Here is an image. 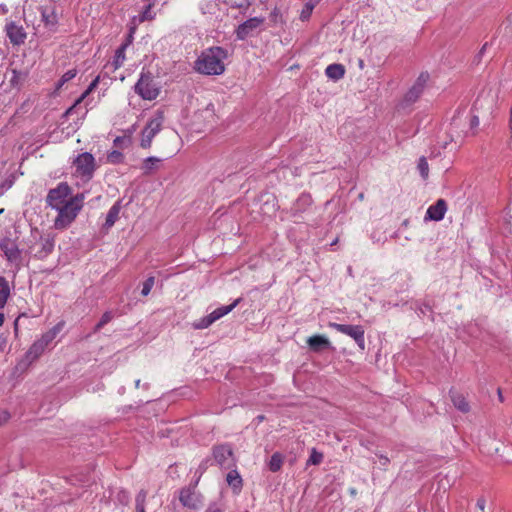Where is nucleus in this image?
I'll return each mask as SVG.
<instances>
[{
	"mask_svg": "<svg viewBox=\"0 0 512 512\" xmlns=\"http://www.w3.org/2000/svg\"><path fill=\"white\" fill-rule=\"evenodd\" d=\"M227 55V51L222 47L208 48L196 60L195 69L205 75H220L225 71L224 61Z\"/></svg>",
	"mask_w": 512,
	"mask_h": 512,
	"instance_id": "nucleus-1",
	"label": "nucleus"
},
{
	"mask_svg": "<svg viewBox=\"0 0 512 512\" xmlns=\"http://www.w3.org/2000/svg\"><path fill=\"white\" fill-rule=\"evenodd\" d=\"M84 199L85 195L79 193L71 197L65 204L55 209L58 211V215L54 221L56 229H65L75 220L83 207Z\"/></svg>",
	"mask_w": 512,
	"mask_h": 512,
	"instance_id": "nucleus-2",
	"label": "nucleus"
},
{
	"mask_svg": "<svg viewBox=\"0 0 512 512\" xmlns=\"http://www.w3.org/2000/svg\"><path fill=\"white\" fill-rule=\"evenodd\" d=\"M73 166L75 168L74 176L78 178L82 184H85L93 177L96 169L95 158L88 152L81 153L74 160Z\"/></svg>",
	"mask_w": 512,
	"mask_h": 512,
	"instance_id": "nucleus-3",
	"label": "nucleus"
},
{
	"mask_svg": "<svg viewBox=\"0 0 512 512\" xmlns=\"http://www.w3.org/2000/svg\"><path fill=\"white\" fill-rule=\"evenodd\" d=\"M164 122L163 112L157 111L147 122L141 132L140 146L144 149L150 148L153 138L160 132Z\"/></svg>",
	"mask_w": 512,
	"mask_h": 512,
	"instance_id": "nucleus-4",
	"label": "nucleus"
},
{
	"mask_svg": "<svg viewBox=\"0 0 512 512\" xmlns=\"http://www.w3.org/2000/svg\"><path fill=\"white\" fill-rule=\"evenodd\" d=\"M135 92L144 100H154L159 95V88L149 73L142 72L135 84Z\"/></svg>",
	"mask_w": 512,
	"mask_h": 512,
	"instance_id": "nucleus-5",
	"label": "nucleus"
},
{
	"mask_svg": "<svg viewBox=\"0 0 512 512\" xmlns=\"http://www.w3.org/2000/svg\"><path fill=\"white\" fill-rule=\"evenodd\" d=\"M328 326L344 335L351 337L361 350L365 349V337H364L365 330H364L363 326H361V325H346V324H339V323H335V322H330L328 324Z\"/></svg>",
	"mask_w": 512,
	"mask_h": 512,
	"instance_id": "nucleus-6",
	"label": "nucleus"
},
{
	"mask_svg": "<svg viewBox=\"0 0 512 512\" xmlns=\"http://www.w3.org/2000/svg\"><path fill=\"white\" fill-rule=\"evenodd\" d=\"M70 194H71L70 186L65 182H61L57 185V187H55L49 191L46 201L50 207H52L53 209H56L68 201L67 197Z\"/></svg>",
	"mask_w": 512,
	"mask_h": 512,
	"instance_id": "nucleus-7",
	"label": "nucleus"
},
{
	"mask_svg": "<svg viewBox=\"0 0 512 512\" xmlns=\"http://www.w3.org/2000/svg\"><path fill=\"white\" fill-rule=\"evenodd\" d=\"M428 80L429 74L427 72H422L405 94L403 104L408 106L416 102L422 95Z\"/></svg>",
	"mask_w": 512,
	"mask_h": 512,
	"instance_id": "nucleus-8",
	"label": "nucleus"
},
{
	"mask_svg": "<svg viewBox=\"0 0 512 512\" xmlns=\"http://www.w3.org/2000/svg\"><path fill=\"white\" fill-rule=\"evenodd\" d=\"M264 23L263 17H253L238 26L236 29L237 38L244 40L249 36L254 35Z\"/></svg>",
	"mask_w": 512,
	"mask_h": 512,
	"instance_id": "nucleus-9",
	"label": "nucleus"
},
{
	"mask_svg": "<svg viewBox=\"0 0 512 512\" xmlns=\"http://www.w3.org/2000/svg\"><path fill=\"white\" fill-rule=\"evenodd\" d=\"M215 461L223 468H229L233 464V451L230 445L216 446L213 450Z\"/></svg>",
	"mask_w": 512,
	"mask_h": 512,
	"instance_id": "nucleus-10",
	"label": "nucleus"
},
{
	"mask_svg": "<svg viewBox=\"0 0 512 512\" xmlns=\"http://www.w3.org/2000/svg\"><path fill=\"white\" fill-rule=\"evenodd\" d=\"M46 350V348L38 341H34V343L30 346L23 359L19 362V367H27L36 361Z\"/></svg>",
	"mask_w": 512,
	"mask_h": 512,
	"instance_id": "nucleus-11",
	"label": "nucleus"
},
{
	"mask_svg": "<svg viewBox=\"0 0 512 512\" xmlns=\"http://www.w3.org/2000/svg\"><path fill=\"white\" fill-rule=\"evenodd\" d=\"M447 211V204L445 200L439 199L437 202L431 206L426 211L424 220L425 221H440L444 218L445 213Z\"/></svg>",
	"mask_w": 512,
	"mask_h": 512,
	"instance_id": "nucleus-12",
	"label": "nucleus"
},
{
	"mask_svg": "<svg viewBox=\"0 0 512 512\" xmlns=\"http://www.w3.org/2000/svg\"><path fill=\"white\" fill-rule=\"evenodd\" d=\"M181 504L190 509H197L200 505L199 496L190 488H183L180 492Z\"/></svg>",
	"mask_w": 512,
	"mask_h": 512,
	"instance_id": "nucleus-13",
	"label": "nucleus"
},
{
	"mask_svg": "<svg viewBox=\"0 0 512 512\" xmlns=\"http://www.w3.org/2000/svg\"><path fill=\"white\" fill-rule=\"evenodd\" d=\"M7 36L11 43L14 45L22 44L26 38V33L22 26H18L15 23H9L6 26Z\"/></svg>",
	"mask_w": 512,
	"mask_h": 512,
	"instance_id": "nucleus-14",
	"label": "nucleus"
},
{
	"mask_svg": "<svg viewBox=\"0 0 512 512\" xmlns=\"http://www.w3.org/2000/svg\"><path fill=\"white\" fill-rule=\"evenodd\" d=\"M307 344L313 352H320L330 348L331 343L324 335H314L307 339Z\"/></svg>",
	"mask_w": 512,
	"mask_h": 512,
	"instance_id": "nucleus-15",
	"label": "nucleus"
},
{
	"mask_svg": "<svg viewBox=\"0 0 512 512\" xmlns=\"http://www.w3.org/2000/svg\"><path fill=\"white\" fill-rule=\"evenodd\" d=\"M64 328V322L61 321L57 323L55 326H53L50 330L45 332L38 341L47 348L53 340L57 337V335L62 331Z\"/></svg>",
	"mask_w": 512,
	"mask_h": 512,
	"instance_id": "nucleus-16",
	"label": "nucleus"
},
{
	"mask_svg": "<svg viewBox=\"0 0 512 512\" xmlns=\"http://www.w3.org/2000/svg\"><path fill=\"white\" fill-rule=\"evenodd\" d=\"M325 74L329 79L333 81H338L344 77L345 68L342 64H330L326 67Z\"/></svg>",
	"mask_w": 512,
	"mask_h": 512,
	"instance_id": "nucleus-17",
	"label": "nucleus"
},
{
	"mask_svg": "<svg viewBox=\"0 0 512 512\" xmlns=\"http://www.w3.org/2000/svg\"><path fill=\"white\" fill-rule=\"evenodd\" d=\"M10 296L11 286L9 281L5 277L0 276V310L6 306Z\"/></svg>",
	"mask_w": 512,
	"mask_h": 512,
	"instance_id": "nucleus-18",
	"label": "nucleus"
},
{
	"mask_svg": "<svg viewBox=\"0 0 512 512\" xmlns=\"http://www.w3.org/2000/svg\"><path fill=\"white\" fill-rule=\"evenodd\" d=\"M240 301H241V299L238 298L232 304L226 305V306H221V307L215 309L214 311H212L208 315L214 323L215 321L219 320L223 316L230 313L239 304Z\"/></svg>",
	"mask_w": 512,
	"mask_h": 512,
	"instance_id": "nucleus-19",
	"label": "nucleus"
},
{
	"mask_svg": "<svg viewBox=\"0 0 512 512\" xmlns=\"http://www.w3.org/2000/svg\"><path fill=\"white\" fill-rule=\"evenodd\" d=\"M240 301H241V299L238 298L232 304L226 305V306H221V307L215 309L214 311H212L208 315L214 323L215 321L219 320L223 316L230 313L239 304Z\"/></svg>",
	"mask_w": 512,
	"mask_h": 512,
	"instance_id": "nucleus-20",
	"label": "nucleus"
},
{
	"mask_svg": "<svg viewBox=\"0 0 512 512\" xmlns=\"http://www.w3.org/2000/svg\"><path fill=\"white\" fill-rule=\"evenodd\" d=\"M41 250L37 252L39 258H45L54 249V238L50 235L41 237L40 239Z\"/></svg>",
	"mask_w": 512,
	"mask_h": 512,
	"instance_id": "nucleus-21",
	"label": "nucleus"
},
{
	"mask_svg": "<svg viewBox=\"0 0 512 512\" xmlns=\"http://www.w3.org/2000/svg\"><path fill=\"white\" fill-rule=\"evenodd\" d=\"M311 204V196L308 194H302L293 204L291 211L293 215L296 216L298 213L305 211V209L309 207Z\"/></svg>",
	"mask_w": 512,
	"mask_h": 512,
	"instance_id": "nucleus-22",
	"label": "nucleus"
},
{
	"mask_svg": "<svg viewBox=\"0 0 512 512\" xmlns=\"http://www.w3.org/2000/svg\"><path fill=\"white\" fill-rule=\"evenodd\" d=\"M120 210H121V203H120V201H117L113 204V206L109 209V211L107 213L106 221L104 224L105 228L109 229L115 224V222L117 221V219L119 217Z\"/></svg>",
	"mask_w": 512,
	"mask_h": 512,
	"instance_id": "nucleus-23",
	"label": "nucleus"
},
{
	"mask_svg": "<svg viewBox=\"0 0 512 512\" xmlns=\"http://www.w3.org/2000/svg\"><path fill=\"white\" fill-rule=\"evenodd\" d=\"M1 249L11 262L18 260L20 257V251L13 243H3L1 244Z\"/></svg>",
	"mask_w": 512,
	"mask_h": 512,
	"instance_id": "nucleus-24",
	"label": "nucleus"
},
{
	"mask_svg": "<svg viewBox=\"0 0 512 512\" xmlns=\"http://www.w3.org/2000/svg\"><path fill=\"white\" fill-rule=\"evenodd\" d=\"M161 159L158 157H148L143 161V164L141 166V169L145 175L150 174L153 170H156L159 168V164L161 163Z\"/></svg>",
	"mask_w": 512,
	"mask_h": 512,
	"instance_id": "nucleus-25",
	"label": "nucleus"
},
{
	"mask_svg": "<svg viewBox=\"0 0 512 512\" xmlns=\"http://www.w3.org/2000/svg\"><path fill=\"white\" fill-rule=\"evenodd\" d=\"M451 400L454 406L461 412H468L470 407L465 397L457 392H451Z\"/></svg>",
	"mask_w": 512,
	"mask_h": 512,
	"instance_id": "nucleus-26",
	"label": "nucleus"
},
{
	"mask_svg": "<svg viewBox=\"0 0 512 512\" xmlns=\"http://www.w3.org/2000/svg\"><path fill=\"white\" fill-rule=\"evenodd\" d=\"M227 483L234 489V491L239 492L242 487V478L240 474L236 470H231L226 477Z\"/></svg>",
	"mask_w": 512,
	"mask_h": 512,
	"instance_id": "nucleus-27",
	"label": "nucleus"
},
{
	"mask_svg": "<svg viewBox=\"0 0 512 512\" xmlns=\"http://www.w3.org/2000/svg\"><path fill=\"white\" fill-rule=\"evenodd\" d=\"M26 79V75L17 70H12L11 77L9 79L10 85L16 90H20L24 81Z\"/></svg>",
	"mask_w": 512,
	"mask_h": 512,
	"instance_id": "nucleus-28",
	"label": "nucleus"
},
{
	"mask_svg": "<svg viewBox=\"0 0 512 512\" xmlns=\"http://www.w3.org/2000/svg\"><path fill=\"white\" fill-rule=\"evenodd\" d=\"M126 47H127V44H123L115 51L114 59L112 62L114 70H117L118 68H120L123 65V63L125 61Z\"/></svg>",
	"mask_w": 512,
	"mask_h": 512,
	"instance_id": "nucleus-29",
	"label": "nucleus"
},
{
	"mask_svg": "<svg viewBox=\"0 0 512 512\" xmlns=\"http://www.w3.org/2000/svg\"><path fill=\"white\" fill-rule=\"evenodd\" d=\"M42 20L49 27H54L58 22L57 15L52 9H44L42 11Z\"/></svg>",
	"mask_w": 512,
	"mask_h": 512,
	"instance_id": "nucleus-30",
	"label": "nucleus"
},
{
	"mask_svg": "<svg viewBox=\"0 0 512 512\" xmlns=\"http://www.w3.org/2000/svg\"><path fill=\"white\" fill-rule=\"evenodd\" d=\"M282 464H283V457L280 453L276 452L271 456V459L269 461V469L272 472H277L280 470Z\"/></svg>",
	"mask_w": 512,
	"mask_h": 512,
	"instance_id": "nucleus-31",
	"label": "nucleus"
},
{
	"mask_svg": "<svg viewBox=\"0 0 512 512\" xmlns=\"http://www.w3.org/2000/svg\"><path fill=\"white\" fill-rule=\"evenodd\" d=\"M153 5L148 3L145 5L143 11L139 14V22L149 21L155 18V12L152 9Z\"/></svg>",
	"mask_w": 512,
	"mask_h": 512,
	"instance_id": "nucleus-32",
	"label": "nucleus"
},
{
	"mask_svg": "<svg viewBox=\"0 0 512 512\" xmlns=\"http://www.w3.org/2000/svg\"><path fill=\"white\" fill-rule=\"evenodd\" d=\"M147 497V493L144 490H141L135 499V509L136 512H145V500Z\"/></svg>",
	"mask_w": 512,
	"mask_h": 512,
	"instance_id": "nucleus-33",
	"label": "nucleus"
},
{
	"mask_svg": "<svg viewBox=\"0 0 512 512\" xmlns=\"http://www.w3.org/2000/svg\"><path fill=\"white\" fill-rule=\"evenodd\" d=\"M323 460V454L318 452L315 448L311 450L310 456L307 460L306 465H319Z\"/></svg>",
	"mask_w": 512,
	"mask_h": 512,
	"instance_id": "nucleus-34",
	"label": "nucleus"
},
{
	"mask_svg": "<svg viewBox=\"0 0 512 512\" xmlns=\"http://www.w3.org/2000/svg\"><path fill=\"white\" fill-rule=\"evenodd\" d=\"M417 169L423 179H427L429 175V166L425 157H421L418 161Z\"/></svg>",
	"mask_w": 512,
	"mask_h": 512,
	"instance_id": "nucleus-35",
	"label": "nucleus"
},
{
	"mask_svg": "<svg viewBox=\"0 0 512 512\" xmlns=\"http://www.w3.org/2000/svg\"><path fill=\"white\" fill-rule=\"evenodd\" d=\"M212 324H213V321L211 320L209 315H207V316L202 317L199 320L195 321L193 323V328L194 329H199V330L200 329H206V328H208Z\"/></svg>",
	"mask_w": 512,
	"mask_h": 512,
	"instance_id": "nucleus-36",
	"label": "nucleus"
},
{
	"mask_svg": "<svg viewBox=\"0 0 512 512\" xmlns=\"http://www.w3.org/2000/svg\"><path fill=\"white\" fill-rule=\"evenodd\" d=\"M77 74L75 69L66 71L57 83V89L61 88L65 83L72 80Z\"/></svg>",
	"mask_w": 512,
	"mask_h": 512,
	"instance_id": "nucleus-37",
	"label": "nucleus"
},
{
	"mask_svg": "<svg viewBox=\"0 0 512 512\" xmlns=\"http://www.w3.org/2000/svg\"><path fill=\"white\" fill-rule=\"evenodd\" d=\"M114 315L111 311L105 312L100 321L96 324L94 331H99L102 327H104L107 323H109L113 319Z\"/></svg>",
	"mask_w": 512,
	"mask_h": 512,
	"instance_id": "nucleus-38",
	"label": "nucleus"
},
{
	"mask_svg": "<svg viewBox=\"0 0 512 512\" xmlns=\"http://www.w3.org/2000/svg\"><path fill=\"white\" fill-rule=\"evenodd\" d=\"M123 158V154L117 150H113L107 155V161L111 164H119L123 161Z\"/></svg>",
	"mask_w": 512,
	"mask_h": 512,
	"instance_id": "nucleus-39",
	"label": "nucleus"
},
{
	"mask_svg": "<svg viewBox=\"0 0 512 512\" xmlns=\"http://www.w3.org/2000/svg\"><path fill=\"white\" fill-rule=\"evenodd\" d=\"M155 284V277L154 276H150L148 277L145 282L143 283V286H142V290H141V294L143 296H148L149 293L151 292L153 286Z\"/></svg>",
	"mask_w": 512,
	"mask_h": 512,
	"instance_id": "nucleus-40",
	"label": "nucleus"
},
{
	"mask_svg": "<svg viewBox=\"0 0 512 512\" xmlns=\"http://www.w3.org/2000/svg\"><path fill=\"white\" fill-rule=\"evenodd\" d=\"M314 7H315V5L312 2L306 3L305 6L303 7L301 13H300V19L303 20V21L309 19V17L312 14V11H313Z\"/></svg>",
	"mask_w": 512,
	"mask_h": 512,
	"instance_id": "nucleus-41",
	"label": "nucleus"
},
{
	"mask_svg": "<svg viewBox=\"0 0 512 512\" xmlns=\"http://www.w3.org/2000/svg\"><path fill=\"white\" fill-rule=\"evenodd\" d=\"M98 82H99V77H97L96 79H94L90 85L88 86V88L86 89V91L82 94V98L86 97L89 93H91L98 85Z\"/></svg>",
	"mask_w": 512,
	"mask_h": 512,
	"instance_id": "nucleus-42",
	"label": "nucleus"
},
{
	"mask_svg": "<svg viewBox=\"0 0 512 512\" xmlns=\"http://www.w3.org/2000/svg\"><path fill=\"white\" fill-rule=\"evenodd\" d=\"M207 468V461H203L198 469L196 470V474H199V477L204 473V471L206 470Z\"/></svg>",
	"mask_w": 512,
	"mask_h": 512,
	"instance_id": "nucleus-43",
	"label": "nucleus"
},
{
	"mask_svg": "<svg viewBox=\"0 0 512 512\" xmlns=\"http://www.w3.org/2000/svg\"><path fill=\"white\" fill-rule=\"evenodd\" d=\"M208 117L213 118L214 117V109L212 105H208L207 108L203 111Z\"/></svg>",
	"mask_w": 512,
	"mask_h": 512,
	"instance_id": "nucleus-44",
	"label": "nucleus"
},
{
	"mask_svg": "<svg viewBox=\"0 0 512 512\" xmlns=\"http://www.w3.org/2000/svg\"><path fill=\"white\" fill-rule=\"evenodd\" d=\"M205 512H223L216 504H211Z\"/></svg>",
	"mask_w": 512,
	"mask_h": 512,
	"instance_id": "nucleus-45",
	"label": "nucleus"
},
{
	"mask_svg": "<svg viewBox=\"0 0 512 512\" xmlns=\"http://www.w3.org/2000/svg\"><path fill=\"white\" fill-rule=\"evenodd\" d=\"M470 124H471V127H477L479 125L478 116H473Z\"/></svg>",
	"mask_w": 512,
	"mask_h": 512,
	"instance_id": "nucleus-46",
	"label": "nucleus"
},
{
	"mask_svg": "<svg viewBox=\"0 0 512 512\" xmlns=\"http://www.w3.org/2000/svg\"><path fill=\"white\" fill-rule=\"evenodd\" d=\"M477 507L481 510V511H484V508H485V500L484 499H479L477 501Z\"/></svg>",
	"mask_w": 512,
	"mask_h": 512,
	"instance_id": "nucleus-47",
	"label": "nucleus"
},
{
	"mask_svg": "<svg viewBox=\"0 0 512 512\" xmlns=\"http://www.w3.org/2000/svg\"><path fill=\"white\" fill-rule=\"evenodd\" d=\"M8 413L6 411L0 412V424L8 419Z\"/></svg>",
	"mask_w": 512,
	"mask_h": 512,
	"instance_id": "nucleus-48",
	"label": "nucleus"
},
{
	"mask_svg": "<svg viewBox=\"0 0 512 512\" xmlns=\"http://www.w3.org/2000/svg\"><path fill=\"white\" fill-rule=\"evenodd\" d=\"M249 5H250V3H249V1H248V0H244L243 2H241V3H239V4H236V6H237V7H239V8L247 7V6H249Z\"/></svg>",
	"mask_w": 512,
	"mask_h": 512,
	"instance_id": "nucleus-49",
	"label": "nucleus"
},
{
	"mask_svg": "<svg viewBox=\"0 0 512 512\" xmlns=\"http://www.w3.org/2000/svg\"><path fill=\"white\" fill-rule=\"evenodd\" d=\"M8 11L6 5L0 4V14H4Z\"/></svg>",
	"mask_w": 512,
	"mask_h": 512,
	"instance_id": "nucleus-50",
	"label": "nucleus"
},
{
	"mask_svg": "<svg viewBox=\"0 0 512 512\" xmlns=\"http://www.w3.org/2000/svg\"><path fill=\"white\" fill-rule=\"evenodd\" d=\"M380 460H381V463L384 464V465L388 462V458L387 457L381 456Z\"/></svg>",
	"mask_w": 512,
	"mask_h": 512,
	"instance_id": "nucleus-51",
	"label": "nucleus"
},
{
	"mask_svg": "<svg viewBox=\"0 0 512 512\" xmlns=\"http://www.w3.org/2000/svg\"><path fill=\"white\" fill-rule=\"evenodd\" d=\"M4 319H5V318H4V314H3V313H0V326H2V325H3V323H4Z\"/></svg>",
	"mask_w": 512,
	"mask_h": 512,
	"instance_id": "nucleus-52",
	"label": "nucleus"
},
{
	"mask_svg": "<svg viewBox=\"0 0 512 512\" xmlns=\"http://www.w3.org/2000/svg\"><path fill=\"white\" fill-rule=\"evenodd\" d=\"M135 387H136V388H139V387H140V380H139V379L135 381Z\"/></svg>",
	"mask_w": 512,
	"mask_h": 512,
	"instance_id": "nucleus-53",
	"label": "nucleus"
},
{
	"mask_svg": "<svg viewBox=\"0 0 512 512\" xmlns=\"http://www.w3.org/2000/svg\"><path fill=\"white\" fill-rule=\"evenodd\" d=\"M120 141H121V138L117 137V138L114 140V143H115V144H118V143H120Z\"/></svg>",
	"mask_w": 512,
	"mask_h": 512,
	"instance_id": "nucleus-54",
	"label": "nucleus"
},
{
	"mask_svg": "<svg viewBox=\"0 0 512 512\" xmlns=\"http://www.w3.org/2000/svg\"><path fill=\"white\" fill-rule=\"evenodd\" d=\"M498 395H499L500 400H502V394H501V390L500 389L498 390Z\"/></svg>",
	"mask_w": 512,
	"mask_h": 512,
	"instance_id": "nucleus-55",
	"label": "nucleus"
},
{
	"mask_svg": "<svg viewBox=\"0 0 512 512\" xmlns=\"http://www.w3.org/2000/svg\"><path fill=\"white\" fill-rule=\"evenodd\" d=\"M258 419H259L260 421H262V420L264 419V417H263V416H259V417H258Z\"/></svg>",
	"mask_w": 512,
	"mask_h": 512,
	"instance_id": "nucleus-56",
	"label": "nucleus"
},
{
	"mask_svg": "<svg viewBox=\"0 0 512 512\" xmlns=\"http://www.w3.org/2000/svg\"><path fill=\"white\" fill-rule=\"evenodd\" d=\"M4 212V209H0V215Z\"/></svg>",
	"mask_w": 512,
	"mask_h": 512,
	"instance_id": "nucleus-57",
	"label": "nucleus"
},
{
	"mask_svg": "<svg viewBox=\"0 0 512 512\" xmlns=\"http://www.w3.org/2000/svg\"><path fill=\"white\" fill-rule=\"evenodd\" d=\"M246 512H248V511H246Z\"/></svg>",
	"mask_w": 512,
	"mask_h": 512,
	"instance_id": "nucleus-58",
	"label": "nucleus"
}]
</instances>
